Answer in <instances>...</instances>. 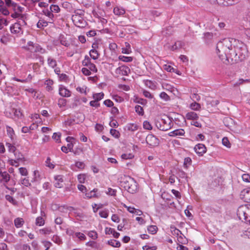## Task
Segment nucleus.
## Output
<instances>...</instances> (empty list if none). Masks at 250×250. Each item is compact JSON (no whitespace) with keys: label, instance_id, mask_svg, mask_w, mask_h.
I'll return each instance as SVG.
<instances>
[{"label":"nucleus","instance_id":"f257e3e1","mask_svg":"<svg viewBox=\"0 0 250 250\" xmlns=\"http://www.w3.org/2000/svg\"><path fill=\"white\" fill-rule=\"evenodd\" d=\"M237 40L234 38H225L219 42L216 46L217 53L222 62L228 64L229 63V53L233 51Z\"/></svg>","mask_w":250,"mask_h":250},{"label":"nucleus","instance_id":"f03ea898","mask_svg":"<svg viewBox=\"0 0 250 250\" xmlns=\"http://www.w3.org/2000/svg\"><path fill=\"white\" fill-rule=\"evenodd\" d=\"M236 42L232 52L229 53V63H235L244 61L248 56V51L246 45L242 42L234 41Z\"/></svg>","mask_w":250,"mask_h":250},{"label":"nucleus","instance_id":"7ed1b4c3","mask_svg":"<svg viewBox=\"0 0 250 250\" xmlns=\"http://www.w3.org/2000/svg\"><path fill=\"white\" fill-rule=\"evenodd\" d=\"M120 179L121 186L128 192L133 194L137 190V183L135 180L129 176H122Z\"/></svg>","mask_w":250,"mask_h":250},{"label":"nucleus","instance_id":"20e7f679","mask_svg":"<svg viewBox=\"0 0 250 250\" xmlns=\"http://www.w3.org/2000/svg\"><path fill=\"white\" fill-rule=\"evenodd\" d=\"M237 215L240 220L250 224V205L240 206L238 208Z\"/></svg>","mask_w":250,"mask_h":250},{"label":"nucleus","instance_id":"39448f33","mask_svg":"<svg viewBox=\"0 0 250 250\" xmlns=\"http://www.w3.org/2000/svg\"><path fill=\"white\" fill-rule=\"evenodd\" d=\"M72 20L74 24L80 28H84L87 25V22L80 14L73 15L72 16Z\"/></svg>","mask_w":250,"mask_h":250},{"label":"nucleus","instance_id":"423d86ee","mask_svg":"<svg viewBox=\"0 0 250 250\" xmlns=\"http://www.w3.org/2000/svg\"><path fill=\"white\" fill-rule=\"evenodd\" d=\"M82 64L84 66L87 67L90 71L96 73L97 72L96 65L91 62V59L87 55L84 57V59L82 62Z\"/></svg>","mask_w":250,"mask_h":250},{"label":"nucleus","instance_id":"0eeeda50","mask_svg":"<svg viewBox=\"0 0 250 250\" xmlns=\"http://www.w3.org/2000/svg\"><path fill=\"white\" fill-rule=\"evenodd\" d=\"M146 143L150 146H157L159 144V139L152 134H148L146 139Z\"/></svg>","mask_w":250,"mask_h":250},{"label":"nucleus","instance_id":"6e6552de","mask_svg":"<svg viewBox=\"0 0 250 250\" xmlns=\"http://www.w3.org/2000/svg\"><path fill=\"white\" fill-rule=\"evenodd\" d=\"M115 72L117 75L127 76L130 72V69L127 66L123 65L116 68Z\"/></svg>","mask_w":250,"mask_h":250},{"label":"nucleus","instance_id":"1a4fd4ad","mask_svg":"<svg viewBox=\"0 0 250 250\" xmlns=\"http://www.w3.org/2000/svg\"><path fill=\"white\" fill-rule=\"evenodd\" d=\"M194 149L195 152L199 156H202L204 153H205L207 151V148L205 146L202 144H198L196 145L194 147Z\"/></svg>","mask_w":250,"mask_h":250},{"label":"nucleus","instance_id":"9d476101","mask_svg":"<svg viewBox=\"0 0 250 250\" xmlns=\"http://www.w3.org/2000/svg\"><path fill=\"white\" fill-rule=\"evenodd\" d=\"M240 196L245 202L250 203V188L244 189L241 191Z\"/></svg>","mask_w":250,"mask_h":250},{"label":"nucleus","instance_id":"9b49d317","mask_svg":"<svg viewBox=\"0 0 250 250\" xmlns=\"http://www.w3.org/2000/svg\"><path fill=\"white\" fill-rule=\"evenodd\" d=\"M71 91L64 86L61 85L59 87V94L64 97H69L71 96Z\"/></svg>","mask_w":250,"mask_h":250},{"label":"nucleus","instance_id":"f8f14e48","mask_svg":"<svg viewBox=\"0 0 250 250\" xmlns=\"http://www.w3.org/2000/svg\"><path fill=\"white\" fill-rule=\"evenodd\" d=\"M27 50H29L32 52H40L41 53L43 54L45 52V50L42 48L40 45L38 44H35L34 48H32L31 47H28Z\"/></svg>","mask_w":250,"mask_h":250},{"label":"nucleus","instance_id":"ddd939ff","mask_svg":"<svg viewBox=\"0 0 250 250\" xmlns=\"http://www.w3.org/2000/svg\"><path fill=\"white\" fill-rule=\"evenodd\" d=\"M185 134V131L183 129H175L169 133V136L174 137L178 135L184 136Z\"/></svg>","mask_w":250,"mask_h":250},{"label":"nucleus","instance_id":"4468645a","mask_svg":"<svg viewBox=\"0 0 250 250\" xmlns=\"http://www.w3.org/2000/svg\"><path fill=\"white\" fill-rule=\"evenodd\" d=\"M10 30L12 33H19L21 30V27L20 24L16 22L11 26Z\"/></svg>","mask_w":250,"mask_h":250},{"label":"nucleus","instance_id":"2eb2a0df","mask_svg":"<svg viewBox=\"0 0 250 250\" xmlns=\"http://www.w3.org/2000/svg\"><path fill=\"white\" fill-rule=\"evenodd\" d=\"M186 117L188 120H196L199 118L197 114L193 111L188 112L186 115Z\"/></svg>","mask_w":250,"mask_h":250},{"label":"nucleus","instance_id":"dca6fc26","mask_svg":"<svg viewBox=\"0 0 250 250\" xmlns=\"http://www.w3.org/2000/svg\"><path fill=\"white\" fill-rule=\"evenodd\" d=\"M113 12L116 15L121 16L124 15L125 11L124 8L117 6L114 8Z\"/></svg>","mask_w":250,"mask_h":250},{"label":"nucleus","instance_id":"f3484780","mask_svg":"<svg viewBox=\"0 0 250 250\" xmlns=\"http://www.w3.org/2000/svg\"><path fill=\"white\" fill-rule=\"evenodd\" d=\"M185 42L181 41H178L176 42L174 45L171 46V49L173 51L175 50L176 49L182 48V47L185 46Z\"/></svg>","mask_w":250,"mask_h":250},{"label":"nucleus","instance_id":"a211bd4d","mask_svg":"<svg viewBox=\"0 0 250 250\" xmlns=\"http://www.w3.org/2000/svg\"><path fill=\"white\" fill-rule=\"evenodd\" d=\"M107 244L114 248H119L121 246L120 241L114 239L108 240Z\"/></svg>","mask_w":250,"mask_h":250},{"label":"nucleus","instance_id":"6ab92c4d","mask_svg":"<svg viewBox=\"0 0 250 250\" xmlns=\"http://www.w3.org/2000/svg\"><path fill=\"white\" fill-rule=\"evenodd\" d=\"M24 223V220L21 218H17L14 220V225L17 228L22 227Z\"/></svg>","mask_w":250,"mask_h":250},{"label":"nucleus","instance_id":"aec40b11","mask_svg":"<svg viewBox=\"0 0 250 250\" xmlns=\"http://www.w3.org/2000/svg\"><path fill=\"white\" fill-rule=\"evenodd\" d=\"M213 34L210 32L204 33V40L207 43H209L213 38Z\"/></svg>","mask_w":250,"mask_h":250},{"label":"nucleus","instance_id":"412c9836","mask_svg":"<svg viewBox=\"0 0 250 250\" xmlns=\"http://www.w3.org/2000/svg\"><path fill=\"white\" fill-rule=\"evenodd\" d=\"M89 55L90 57L93 60H97L99 58V54L98 51L94 49H91L89 52Z\"/></svg>","mask_w":250,"mask_h":250},{"label":"nucleus","instance_id":"4be33fe9","mask_svg":"<svg viewBox=\"0 0 250 250\" xmlns=\"http://www.w3.org/2000/svg\"><path fill=\"white\" fill-rule=\"evenodd\" d=\"M14 153V155L15 156V158L16 159V160L17 161H24V157L22 153H21L19 151L15 150V152H13Z\"/></svg>","mask_w":250,"mask_h":250},{"label":"nucleus","instance_id":"5701e85b","mask_svg":"<svg viewBox=\"0 0 250 250\" xmlns=\"http://www.w3.org/2000/svg\"><path fill=\"white\" fill-rule=\"evenodd\" d=\"M53 84V81L51 80H47L45 82V84L46 85V89L48 91H51L53 90L52 85Z\"/></svg>","mask_w":250,"mask_h":250},{"label":"nucleus","instance_id":"b1692460","mask_svg":"<svg viewBox=\"0 0 250 250\" xmlns=\"http://www.w3.org/2000/svg\"><path fill=\"white\" fill-rule=\"evenodd\" d=\"M48 25V22L42 20H40L37 24V27L39 28H43L44 27H46Z\"/></svg>","mask_w":250,"mask_h":250},{"label":"nucleus","instance_id":"393cba45","mask_svg":"<svg viewBox=\"0 0 250 250\" xmlns=\"http://www.w3.org/2000/svg\"><path fill=\"white\" fill-rule=\"evenodd\" d=\"M40 175L38 170H35L34 171V177L31 180L32 182H38L41 180Z\"/></svg>","mask_w":250,"mask_h":250},{"label":"nucleus","instance_id":"a878e982","mask_svg":"<svg viewBox=\"0 0 250 250\" xmlns=\"http://www.w3.org/2000/svg\"><path fill=\"white\" fill-rule=\"evenodd\" d=\"M5 2L6 5L8 7H12L13 10L16 11V6H17V3L12 1L11 0H4Z\"/></svg>","mask_w":250,"mask_h":250},{"label":"nucleus","instance_id":"bb28decb","mask_svg":"<svg viewBox=\"0 0 250 250\" xmlns=\"http://www.w3.org/2000/svg\"><path fill=\"white\" fill-rule=\"evenodd\" d=\"M190 108L193 110H199L201 108V105L199 104L194 102L190 104Z\"/></svg>","mask_w":250,"mask_h":250},{"label":"nucleus","instance_id":"cd10ccee","mask_svg":"<svg viewBox=\"0 0 250 250\" xmlns=\"http://www.w3.org/2000/svg\"><path fill=\"white\" fill-rule=\"evenodd\" d=\"M48 64L49 66L54 68L57 65V62L54 59L49 57L47 59Z\"/></svg>","mask_w":250,"mask_h":250},{"label":"nucleus","instance_id":"c85d7f7f","mask_svg":"<svg viewBox=\"0 0 250 250\" xmlns=\"http://www.w3.org/2000/svg\"><path fill=\"white\" fill-rule=\"evenodd\" d=\"M157 226L154 225H150L147 228L148 231L152 234H154L157 232Z\"/></svg>","mask_w":250,"mask_h":250},{"label":"nucleus","instance_id":"c756f323","mask_svg":"<svg viewBox=\"0 0 250 250\" xmlns=\"http://www.w3.org/2000/svg\"><path fill=\"white\" fill-rule=\"evenodd\" d=\"M104 96V94L103 92L99 93H96L93 94V98L96 100L97 101H99L101 100H102Z\"/></svg>","mask_w":250,"mask_h":250},{"label":"nucleus","instance_id":"7c9ffc66","mask_svg":"<svg viewBox=\"0 0 250 250\" xmlns=\"http://www.w3.org/2000/svg\"><path fill=\"white\" fill-rule=\"evenodd\" d=\"M119 59L124 62H131L132 61V58L131 57H126L124 56H120Z\"/></svg>","mask_w":250,"mask_h":250},{"label":"nucleus","instance_id":"2f4dec72","mask_svg":"<svg viewBox=\"0 0 250 250\" xmlns=\"http://www.w3.org/2000/svg\"><path fill=\"white\" fill-rule=\"evenodd\" d=\"M1 176L2 177L3 180L6 183H7L10 178L9 174L6 171H4Z\"/></svg>","mask_w":250,"mask_h":250},{"label":"nucleus","instance_id":"473e14b6","mask_svg":"<svg viewBox=\"0 0 250 250\" xmlns=\"http://www.w3.org/2000/svg\"><path fill=\"white\" fill-rule=\"evenodd\" d=\"M44 224V221L42 217L40 216L38 217L36 220V225L39 226H42Z\"/></svg>","mask_w":250,"mask_h":250},{"label":"nucleus","instance_id":"72a5a7b5","mask_svg":"<svg viewBox=\"0 0 250 250\" xmlns=\"http://www.w3.org/2000/svg\"><path fill=\"white\" fill-rule=\"evenodd\" d=\"M87 235L89 237L94 240H95L98 238V234L97 232L94 230L88 232Z\"/></svg>","mask_w":250,"mask_h":250},{"label":"nucleus","instance_id":"f704fd0d","mask_svg":"<svg viewBox=\"0 0 250 250\" xmlns=\"http://www.w3.org/2000/svg\"><path fill=\"white\" fill-rule=\"evenodd\" d=\"M50 10L52 12V13H58L60 11V8L57 5L52 4L50 6Z\"/></svg>","mask_w":250,"mask_h":250},{"label":"nucleus","instance_id":"c9c22d12","mask_svg":"<svg viewBox=\"0 0 250 250\" xmlns=\"http://www.w3.org/2000/svg\"><path fill=\"white\" fill-rule=\"evenodd\" d=\"M42 12L45 16H47L48 18L51 19L52 20L54 17L52 12L50 10H49L48 9H46L43 10Z\"/></svg>","mask_w":250,"mask_h":250},{"label":"nucleus","instance_id":"e433bc0d","mask_svg":"<svg viewBox=\"0 0 250 250\" xmlns=\"http://www.w3.org/2000/svg\"><path fill=\"white\" fill-rule=\"evenodd\" d=\"M135 111L139 115H143L144 114V110L142 107L140 105H136L135 107Z\"/></svg>","mask_w":250,"mask_h":250},{"label":"nucleus","instance_id":"4c0bfd02","mask_svg":"<svg viewBox=\"0 0 250 250\" xmlns=\"http://www.w3.org/2000/svg\"><path fill=\"white\" fill-rule=\"evenodd\" d=\"M110 133L116 138H118L119 137V132L115 129L111 128L110 130Z\"/></svg>","mask_w":250,"mask_h":250},{"label":"nucleus","instance_id":"58836bf2","mask_svg":"<svg viewBox=\"0 0 250 250\" xmlns=\"http://www.w3.org/2000/svg\"><path fill=\"white\" fill-rule=\"evenodd\" d=\"M160 97L166 101H167L170 100L169 96L165 92H162L160 94Z\"/></svg>","mask_w":250,"mask_h":250},{"label":"nucleus","instance_id":"ea45409f","mask_svg":"<svg viewBox=\"0 0 250 250\" xmlns=\"http://www.w3.org/2000/svg\"><path fill=\"white\" fill-rule=\"evenodd\" d=\"M86 245L87 246L91 247L92 248L97 249L98 248V245L95 241H90L86 243Z\"/></svg>","mask_w":250,"mask_h":250},{"label":"nucleus","instance_id":"a19ab883","mask_svg":"<svg viewBox=\"0 0 250 250\" xmlns=\"http://www.w3.org/2000/svg\"><path fill=\"white\" fill-rule=\"evenodd\" d=\"M99 215L104 218H106L108 216V211L106 209L101 210L99 212Z\"/></svg>","mask_w":250,"mask_h":250},{"label":"nucleus","instance_id":"79ce46f5","mask_svg":"<svg viewBox=\"0 0 250 250\" xmlns=\"http://www.w3.org/2000/svg\"><path fill=\"white\" fill-rule=\"evenodd\" d=\"M66 104V100L63 98H60L58 100V105L60 107L65 106Z\"/></svg>","mask_w":250,"mask_h":250},{"label":"nucleus","instance_id":"37998d69","mask_svg":"<svg viewBox=\"0 0 250 250\" xmlns=\"http://www.w3.org/2000/svg\"><path fill=\"white\" fill-rule=\"evenodd\" d=\"M222 144L224 146H226L228 148H230L231 146L230 144L227 137H224L222 139Z\"/></svg>","mask_w":250,"mask_h":250},{"label":"nucleus","instance_id":"c03bdc74","mask_svg":"<svg viewBox=\"0 0 250 250\" xmlns=\"http://www.w3.org/2000/svg\"><path fill=\"white\" fill-rule=\"evenodd\" d=\"M6 146L8 148L9 151L11 152H15V150H16L15 146L10 143H7L6 144Z\"/></svg>","mask_w":250,"mask_h":250},{"label":"nucleus","instance_id":"a18cd8bd","mask_svg":"<svg viewBox=\"0 0 250 250\" xmlns=\"http://www.w3.org/2000/svg\"><path fill=\"white\" fill-rule=\"evenodd\" d=\"M143 127L145 129L147 130H151L152 129V127L150 124V123L147 121H144L143 123Z\"/></svg>","mask_w":250,"mask_h":250},{"label":"nucleus","instance_id":"49530a36","mask_svg":"<svg viewBox=\"0 0 250 250\" xmlns=\"http://www.w3.org/2000/svg\"><path fill=\"white\" fill-rule=\"evenodd\" d=\"M12 111L14 113V115L15 116L17 117L18 118L21 117L22 116V114L21 111L20 109H12Z\"/></svg>","mask_w":250,"mask_h":250},{"label":"nucleus","instance_id":"de8ad7c7","mask_svg":"<svg viewBox=\"0 0 250 250\" xmlns=\"http://www.w3.org/2000/svg\"><path fill=\"white\" fill-rule=\"evenodd\" d=\"M52 241H54L57 244H61L62 243L61 239L57 235H54L52 239Z\"/></svg>","mask_w":250,"mask_h":250},{"label":"nucleus","instance_id":"09e8293b","mask_svg":"<svg viewBox=\"0 0 250 250\" xmlns=\"http://www.w3.org/2000/svg\"><path fill=\"white\" fill-rule=\"evenodd\" d=\"M7 132L8 135L12 139L13 135L14 134V131L12 128L9 126H6Z\"/></svg>","mask_w":250,"mask_h":250},{"label":"nucleus","instance_id":"8fccbe9b","mask_svg":"<svg viewBox=\"0 0 250 250\" xmlns=\"http://www.w3.org/2000/svg\"><path fill=\"white\" fill-rule=\"evenodd\" d=\"M51 159L50 157H47L46 161H45V165L46 166L50 168H54V165L51 163Z\"/></svg>","mask_w":250,"mask_h":250},{"label":"nucleus","instance_id":"3c124183","mask_svg":"<svg viewBox=\"0 0 250 250\" xmlns=\"http://www.w3.org/2000/svg\"><path fill=\"white\" fill-rule=\"evenodd\" d=\"M19 172L22 176H27L28 175V171L25 167H20L19 168Z\"/></svg>","mask_w":250,"mask_h":250},{"label":"nucleus","instance_id":"603ef678","mask_svg":"<svg viewBox=\"0 0 250 250\" xmlns=\"http://www.w3.org/2000/svg\"><path fill=\"white\" fill-rule=\"evenodd\" d=\"M21 183L22 185L26 187H30L31 186V183L29 182V180L26 178L22 179Z\"/></svg>","mask_w":250,"mask_h":250},{"label":"nucleus","instance_id":"864d4df0","mask_svg":"<svg viewBox=\"0 0 250 250\" xmlns=\"http://www.w3.org/2000/svg\"><path fill=\"white\" fill-rule=\"evenodd\" d=\"M133 155L131 153L129 154H123L122 155L121 157L123 159L127 160L130 159L133 157Z\"/></svg>","mask_w":250,"mask_h":250},{"label":"nucleus","instance_id":"5fc2aeb1","mask_svg":"<svg viewBox=\"0 0 250 250\" xmlns=\"http://www.w3.org/2000/svg\"><path fill=\"white\" fill-rule=\"evenodd\" d=\"M82 72L85 76H89L91 74L90 70L88 68H83L82 69Z\"/></svg>","mask_w":250,"mask_h":250},{"label":"nucleus","instance_id":"6e6d98bb","mask_svg":"<svg viewBox=\"0 0 250 250\" xmlns=\"http://www.w3.org/2000/svg\"><path fill=\"white\" fill-rule=\"evenodd\" d=\"M104 104L107 107H112L114 105L113 103L110 100H106L104 102Z\"/></svg>","mask_w":250,"mask_h":250},{"label":"nucleus","instance_id":"4d7b16f0","mask_svg":"<svg viewBox=\"0 0 250 250\" xmlns=\"http://www.w3.org/2000/svg\"><path fill=\"white\" fill-rule=\"evenodd\" d=\"M75 235L76 237L79 238L81 240H84L86 238L84 234L81 232H76L75 233Z\"/></svg>","mask_w":250,"mask_h":250},{"label":"nucleus","instance_id":"13d9d810","mask_svg":"<svg viewBox=\"0 0 250 250\" xmlns=\"http://www.w3.org/2000/svg\"><path fill=\"white\" fill-rule=\"evenodd\" d=\"M191 159L189 157H187L185 158L184 165L185 167H188V165H190L191 164Z\"/></svg>","mask_w":250,"mask_h":250},{"label":"nucleus","instance_id":"bf43d9fd","mask_svg":"<svg viewBox=\"0 0 250 250\" xmlns=\"http://www.w3.org/2000/svg\"><path fill=\"white\" fill-rule=\"evenodd\" d=\"M61 135L60 133H54L53 135L52 138L55 140L56 142H59L60 140Z\"/></svg>","mask_w":250,"mask_h":250},{"label":"nucleus","instance_id":"052dcab7","mask_svg":"<svg viewBox=\"0 0 250 250\" xmlns=\"http://www.w3.org/2000/svg\"><path fill=\"white\" fill-rule=\"evenodd\" d=\"M89 104L90 106L95 107H98L100 106V104L98 103V101H97L96 100H93L91 101L89 103Z\"/></svg>","mask_w":250,"mask_h":250},{"label":"nucleus","instance_id":"680f3d73","mask_svg":"<svg viewBox=\"0 0 250 250\" xmlns=\"http://www.w3.org/2000/svg\"><path fill=\"white\" fill-rule=\"evenodd\" d=\"M144 82H145V84H146V85L148 86L149 88H152V87L155 86L154 85V84L152 82V81H151L150 80H146Z\"/></svg>","mask_w":250,"mask_h":250},{"label":"nucleus","instance_id":"e2e57ef3","mask_svg":"<svg viewBox=\"0 0 250 250\" xmlns=\"http://www.w3.org/2000/svg\"><path fill=\"white\" fill-rule=\"evenodd\" d=\"M116 190L112 189L111 188H108V191L106 193L111 196H115L116 195Z\"/></svg>","mask_w":250,"mask_h":250},{"label":"nucleus","instance_id":"0e129e2a","mask_svg":"<svg viewBox=\"0 0 250 250\" xmlns=\"http://www.w3.org/2000/svg\"><path fill=\"white\" fill-rule=\"evenodd\" d=\"M171 192L175 196L176 198H177L178 199H181V193L178 190H176L175 189H172Z\"/></svg>","mask_w":250,"mask_h":250},{"label":"nucleus","instance_id":"69168bd1","mask_svg":"<svg viewBox=\"0 0 250 250\" xmlns=\"http://www.w3.org/2000/svg\"><path fill=\"white\" fill-rule=\"evenodd\" d=\"M191 98L192 99V100L194 101H198L200 100V96L198 95L197 94L193 93L191 95Z\"/></svg>","mask_w":250,"mask_h":250},{"label":"nucleus","instance_id":"338daca9","mask_svg":"<svg viewBox=\"0 0 250 250\" xmlns=\"http://www.w3.org/2000/svg\"><path fill=\"white\" fill-rule=\"evenodd\" d=\"M143 250H156L157 247L156 246L149 247L146 245L143 247Z\"/></svg>","mask_w":250,"mask_h":250},{"label":"nucleus","instance_id":"774afa93","mask_svg":"<svg viewBox=\"0 0 250 250\" xmlns=\"http://www.w3.org/2000/svg\"><path fill=\"white\" fill-rule=\"evenodd\" d=\"M243 181L247 182H250V176L248 174H244L242 176Z\"/></svg>","mask_w":250,"mask_h":250}]
</instances>
